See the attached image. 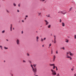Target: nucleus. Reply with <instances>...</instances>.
<instances>
[{
    "instance_id": "obj_33",
    "label": "nucleus",
    "mask_w": 76,
    "mask_h": 76,
    "mask_svg": "<svg viewBox=\"0 0 76 76\" xmlns=\"http://www.w3.org/2000/svg\"><path fill=\"white\" fill-rule=\"evenodd\" d=\"M40 1H45V0H40Z\"/></svg>"
},
{
    "instance_id": "obj_14",
    "label": "nucleus",
    "mask_w": 76,
    "mask_h": 76,
    "mask_svg": "<svg viewBox=\"0 0 76 76\" xmlns=\"http://www.w3.org/2000/svg\"><path fill=\"white\" fill-rule=\"evenodd\" d=\"M65 25L64 23L63 22L62 23V26H64Z\"/></svg>"
},
{
    "instance_id": "obj_41",
    "label": "nucleus",
    "mask_w": 76,
    "mask_h": 76,
    "mask_svg": "<svg viewBox=\"0 0 76 76\" xmlns=\"http://www.w3.org/2000/svg\"><path fill=\"white\" fill-rule=\"evenodd\" d=\"M28 15H26V16H25V18H28Z\"/></svg>"
},
{
    "instance_id": "obj_5",
    "label": "nucleus",
    "mask_w": 76,
    "mask_h": 76,
    "mask_svg": "<svg viewBox=\"0 0 76 76\" xmlns=\"http://www.w3.org/2000/svg\"><path fill=\"white\" fill-rule=\"evenodd\" d=\"M66 58H70V60H72V58L71 57V56H69V55L66 54Z\"/></svg>"
},
{
    "instance_id": "obj_15",
    "label": "nucleus",
    "mask_w": 76,
    "mask_h": 76,
    "mask_svg": "<svg viewBox=\"0 0 76 76\" xmlns=\"http://www.w3.org/2000/svg\"><path fill=\"white\" fill-rule=\"evenodd\" d=\"M46 16L47 18H50V15H46Z\"/></svg>"
},
{
    "instance_id": "obj_6",
    "label": "nucleus",
    "mask_w": 76,
    "mask_h": 76,
    "mask_svg": "<svg viewBox=\"0 0 76 76\" xmlns=\"http://www.w3.org/2000/svg\"><path fill=\"white\" fill-rule=\"evenodd\" d=\"M59 13H60L63 14V15H65V14H66V13L67 12H64L63 11H60L59 12Z\"/></svg>"
},
{
    "instance_id": "obj_19",
    "label": "nucleus",
    "mask_w": 76,
    "mask_h": 76,
    "mask_svg": "<svg viewBox=\"0 0 76 76\" xmlns=\"http://www.w3.org/2000/svg\"><path fill=\"white\" fill-rule=\"evenodd\" d=\"M2 34H4V33L5 32V30H3L1 32Z\"/></svg>"
},
{
    "instance_id": "obj_34",
    "label": "nucleus",
    "mask_w": 76,
    "mask_h": 76,
    "mask_svg": "<svg viewBox=\"0 0 76 76\" xmlns=\"http://www.w3.org/2000/svg\"><path fill=\"white\" fill-rule=\"evenodd\" d=\"M45 39H46V38H45V37L43 39V40L44 41H45Z\"/></svg>"
},
{
    "instance_id": "obj_40",
    "label": "nucleus",
    "mask_w": 76,
    "mask_h": 76,
    "mask_svg": "<svg viewBox=\"0 0 76 76\" xmlns=\"http://www.w3.org/2000/svg\"><path fill=\"white\" fill-rule=\"evenodd\" d=\"M61 19L60 20V23H61Z\"/></svg>"
},
{
    "instance_id": "obj_12",
    "label": "nucleus",
    "mask_w": 76,
    "mask_h": 76,
    "mask_svg": "<svg viewBox=\"0 0 76 76\" xmlns=\"http://www.w3.org/2000/svg\"><path fill=\"white\" fill-rule=\"evenodd\" d=\"M4 50H7V49H8V48L6 46H4Z\"/></svg>"
},
{
    "instance_id": "obj_31",
    "label": "nucleus",
    "mask_w": 76,
    "mask_h": 76,
    "mask_svg": "<svg viewBox=\"0 0 76 76\" xmlns=\"http://www.w3.org/2000/svg\"><path fill=\"white\" fill-rule=\"evenodd\" d=\"M54 43H55V44H56V40H54Z\"/></svg>"
},
{
    "instance_id": "obj_20",
    "label": "nucleus",
    "mask_w": 76,
    "mask_h": 76,
    "mask_svg": "<svg viewBox=\"0 0 76 76\" xmlns=\"http://www.w3.org/2000/svg\"><path fill=\"white\" fill-rule=\"evenodd\" d=\"M0 48H1V50H3V46L1 45H0Z\"/></svg>"
},
{
    "instance_id": "obj_47",
    "label": "nucleus",
    "mask_w": 76,
    "mask_h": 76,
    "mask_svg": "<svg viewBox=\"0 0 76 76\" xmlns=\"http://www.w3.org/2000/svg\"><path fill=\"white\" fill-rule=\"evenodd\" d=\"M23 31H22V34H23Z\"/></svg>"
},
{
    "instance_id": "obj_36",
    "label": "nucleus",
    "mask_w": 76,
    "mask_h": 76,
    "mask_svg": "<svg viewBox=\"0 0 76 76\" xmlns=\"http://www.w3.org/2000/svg\"><path fill=\"white\" fill-rule=\"evenodd\" d=\"M27 56H29V53H27Z\"/></svg>"
},
{
    "instance_id": "obj_39",
    "label": "nucleus",
    "mask_w": 76,
    "mask_h": 76,
    "mask_svg": "<svg viewBox=\"0 0 76 76\" xmlns=\"http://www.w3.org/2000/svg\"><path fill=\"white\" fill-rule=\"evenodd\" d=\"M39 16L41 15V13H38Z\"/></svg>"
},
{
    "instance_id": "obj_35",
    "label": "nucleus",
    "mask_w": 76,
    "mask_h": 76,
    "mask_svg": "<svg viewBox=\"0 0 76 76\" xmlns=\"http://www.w3.org/2000/svg\"><path fill=\"white\" fill-rule=\"evenodd\" d=\"M74 38H75V39H76V35H75Z\"/></svg>"
},
{
    "instance_id": "obj_21",
    "label": "nucleus",
    "mask_w": 76,
    "mask_h": 76,
    "mask_svg": "<svg viewBox=\"0 0 76 76\" xmlns=\"http://www.w3.org/2000/svg\"><path fill=\"white\" fill-rule=\"evenodd\" d=\"M65 42H69V40L68 39H66Z\"/></svg>"
},
{
    "instance_id": "obj_8",
    "label": "nucleus",
    "mask_w": 76,
    "mask_h": 76,
    "mask_svg": "<svg viewBox=\"0 0 76 76\" xmlns=\"http://www.w3.org/2000/svg\"><path fill=\"white\" fill-rule=\"evenodd\" d=\"M36 38L37 42H38V41H39V37H38V36L36 37Z\"/></svg>"
},
{
    "instance_id": "obj_29",
    "label": "nucleus",
    "mask_w": 76,
    "mask_h": 76,
    "mask_svg": "<svg viewBox=\"0 0 76 76\" xmlns=\"http://www.w3.org/2000/svg\"><path fill=\"white\" fill-rule=\"evenodd\" d=\"M13 4L14 6H16V4L15 3H13Z\"/></svg>"
},
{
    "instance_id": "obj_4",
    "label": "nucleus",
    "mask_w": 76,
    "mask_h": 76,
    "mask_svg": "<svg viewBox=\"0 0 76 76\" xmlns=\"http://www.w3.org/2000/svg\"><path fill=\"white\" fill-rule=\"evenodd\" d=\"M16 43L17 45H19L20 44V41L19 39H17L16 40Z\"/></svg>"
},
{
    "instance_id": "obj_44",
    "label": "nucleus",
    "mask_w": 76,
    "mask_h": 76,
    "mask_svg": "<svg viewBox=\"0 0 76 76\" xmlns=\"http://www.w3.org/2000/svg\"><path fill=\"white\" fill-rule=\"evenodd\" d=\"M17 11L18 12H19V10H17Z\"/></svg>"
},
{
    "instance_id": "obj_25",
    "label": "nucleus",
    "mask_w": 76,
    "mask_h": 76,
    "mask_svg": "<svg viewBox=\"0 0 76 76\" xmlns=\"http://www.w3.org/2000/svg\"><path fill=\"white\" fill-rule=\"evenodd\" d=\"M49 48H50V46H51V44L50 43V44H49Z\"/></svg>"
},
{
    "instance_id": "obj_17",
    "label": "nucleus",
    "mask_w": 76,
    "mask_h": 76,
    "mask_svg": "<svg viewBox=\"0 0 76 76\" xmlns=\"http://www.w3.org/2000/svg\"><path fill=\"white\" fill-rule=\"evenodd\" d=\"M56 75L57 76H60V74H59V73H57V74H56Z\"/></svg>"
},
{
    "instance_id": "obj_53",
    "label": "nucleus",
    "mask_w": 76,
    "mask_h": 76,
    "mask_svg": "<svg viewBox=\"0 0 76 76\" xmlns=\"http://www.w3.org/2000/svg\"><path fill=\"white\" fill-rule=\"evenodd\" d=\"M7 41H8V40H7Z\"/></svg>"
},
{
    "instance_id": "obj_11",
    "label": "nucleus",
    "mask_w": 76,
    "mask_h": 76,
    "mask_svg": "<svg viewBox=\"0 0 76 76\" xmlns=\"http://www.w3.org/2000/svg\"><path fill=\"white\" fill-rule=\"evenodd\" d=\"M45 21L46 22V25H47L49 23L48 22L47 20H45Z\"/></svg>"
},
{
    "instance_id": "obj_43",
    "label": "nucleus",
    "mask_w": 76,
    "mask_h": 76,
    "mask_svg": "<svg viewBox=\"0 0 76 76\" xmlns=\"http://www.w3.org/2000/svg\"><path fill=\"white\" fill-rule=\"evenodd\" d=\"M74 76H76V74H75L74 75Z\"/></svg>"
},
{
    "instance_id": "obj_3",
    "label": "nucleus",
    "mask_w": 76,
    "mask_h": 76,
    "mask_svg": "<svg viewBox=\"0 0 76 76\" xmlns=\"http://www.w3.org/2000/svg\"><path fill=\"white\" fill-rule=\"evenodd\" d=\"M50 70L52 72V75L53 76H55L57 74L56 71L55 70H53V69H51Z\"/></svg>"
},
{
    "instance_id": "obj_32",
    "label": "nucleus",
    "mask_w": 76,
    "mask_h": 76,
    "mask_svg": "<svg viewBox=\"0 0 76 76\" xmlns=\"http://www.w3.org/2000/svg\"><path fill=\"white\" fill-rule=\"evenodd\" d=\"M18 7H20V4H18Z\"/></svg>"
},
{
    "instance_id": "obj_38",
    "label": "nucleus",
    "mask_w": 76,
    "mask_h": 76,
    "mask_svg": "<svg viewBox=\"0 0 76 76\" xmlns=\"http://www.w3.org/2000/svg\"><path fill=\"white\" fill-rule=\"evenodd\" d=\"M34 74L35 76H38V75H36V74L34 73Z\"/></svg>"
},
{
    "instance_id": "obj_51",
    "label": "nucleus",
    "mask_w": 76,
    "mask_h": 76,
    "mask_svg": "<svg viewBox=\"0 0 76 76\" xmlns=\"http://www.w3.org/2000/svg\"><path fill=\"white\" fill-rule=\"evenodd\" d=\"M4 62H5V61H4Z\"/></svg>"
},
{
    "instance_id": "obj_28",
    "label": "nucleus",
    "mask_w": 76,
    "mask_h": 76,
    "mask_svg": "<svg viewBox=\"0 0 76 76\" xmlns=\"http://www.w3.org/2000/svg\"><path fill=\"white\" fill-rule=\"evenodd\" d=\"M70 52H67L66 53V54H68L69 55V54H70Z\"/></svg>"
},
{
    "instance_id": "obj_48",
    "label": "nucleus",
    "mask_w": 76,
    "mask_h": 76,
    "mask_svg": "<svg viewBox=\"0 0 76 76\" xmlns=\"http://www.w3.org/2000/svg\"><path fill=\"white\" fill-rule=\"evenodd\" d=\"M26 18L25 17V20H26Z\"/></svg>"
},
{
    "instance_id": "obj_30",
    "label": "nucleus",
    "mask_w": 76,
    "mask_h": 76,
    "mask_svg": "<svg viewBox=\"0 0 76 76\" xmlns=\"http://www.w3.org/2000/svg\"><path fill=\"white\" fill-rule=\"evenodd\" d=\"M6 12H7V13H9V10H6Z\"/></svg>"
},
{
    "instance_id": "obj_37",
    "label": "nucleus",
    "mask_w": 76,
    "mask_h": 76,
    "mask_svg": "<svg viewBox=\"0 0 76 76\" xmlns=\"http://www.w3.org/2000/svg\"><path fill=\"white\" fill-rule=\"evenodd\" d=\"M56 53L58 54V51L57 50L56 51Z\"/></svg>"
},
{
    "instance_id": "obj_50",
    "label": "nucleus",
    "mask_w": 76,
    "mask_h": 76,
    "mask_svg": "<svg viewBox=\"0 0 76 76\" xmlns=\"http://www.w3.org/2000/svg\"><path fill=\"white\" fill-rule=\"evenodd\" d=\"M13 30H14L15 29V28H13Z\"/></svg>"
},
{
    "instance_id": "obj_16",
    "label": "nucleus",
    "mask_w": 76,
    "mask_h": 76,
    "mask_svg": "<svg viewBox=\"0 0 76 76\" xmlns=\"http://www.w3.org/2000/svg\"><path fill=\"white\" fill-rule=\"evenodd\" d=\"M41 42H43L44 41V39H43L42 38H41Z\"/></svg>"
},
{
    "instance_id": "obj_27",
    "label": "nucleus",
    "mask_w": 76,
    "mask_h": 76,
    "mask_svg": "<svg viewBox=\"0 0 76 76\" xmlns=\"http://www.w3.org/2000/svg\"><path fill=\"white\" fill-rule=\"evenodd\" d=\"M72 10V7H71L69 9V11H71Z\"/></svg>"
},
{
    "instance_id": "obj_22",
    "label": "nucleus",
    "mask_w": 76,
    "mask_h": 76,
    "mask_svg": "<svg viewBox=\"0 0 76 76\" xmlns=\"http://www.w3.org/2000/svg\"><path fill=\"white\" fill-rule=\"evenodd\" d=\"M28 62L29 63H30V64H31V63H32V61H31L29 60L28 61Z\"/></svg>"
},
{
    "instance_id": "obj_13",
    "label": "nucleus",
    "mask_w": 76,
    "mask_h": 76,
    "mask_svg": "<svg viewBox=\"0 0 76 76\" xmlns=\"http://www.w3.org/2000/svg\"><path fill=\"white\" fill-rule=\"evenodd\" d=\"M36 66H37V64H34L33 65V67H34V68H37V67H36Z\"/></svg>"
},
{
    "instance_id": "obj_52",
    "label": "nucleus",
    "mask_w": 76,
    "mask_h": 76,
    "mask_svg": "<svg viewBox=\"0 0 76 76\" xmlns=\"http://www.w3.org/2000/svg\"><path fill=\"white\" fill-rule=\"evenodd\" d=\"M3 0V1H4V0Z\"/></svg>"
},
{
    "instance_id": "obj_49",
    "label": "nucleus",
    "mask_w": 76,
    "mask_h": 76,
    "mask_svg": "<svg viewBox=\"0 0 76 76\" xmlns=\"http://www.w3.org/2000/svg\"><path fill=\"white\" fill-rule=\"evenodd\" d=\"M42 47H44V45H42Z\"/></svg>"
},
{
    "instance_id": "obj_2",
    "label": "nucleus",
    "mask_w": 76,
    "mask_h": 76,
    "mask_svg": "<svg viewBox=\"0 0 76 76\" xmlns=\"http://www.w3.org/2000/svg\"><path fill=\"white\" fill-rule=\"evenodd\" d=\"M49 65L50 66H53V70H54L55 69V68H56V71H57L58 70V69L57 68V67L56 66H55V64H50Z\"/></svg>"
},
{
    "instance_id": "obj_42",
    "label": "nucleus",
    "mask_w": 76,
    "mask_h": 76,
    "mask_svg": "<svg viewBox=\"0 0 76 76\" xmlns=\"http://www.w3.org/2000/svg\"><path fill=\"white\" fill-rule=\"evenodd\" d=\"M73 70H74V69H71V70H72V71H73Z\"/></svg>"
},
{
    "instance_id": "obj_45",
    "label": "nucleus",
    "mask_w": 76,
    "mask_h": 76,
    "mask_svg": "<svg viewBox=\"0 0 76 76\" xmlns=\"http://www.w3.org/2000/svg\"><path fill=\"white\" fill-rule=\"evenodd\" d=\"M51 54H53V50H51Z\"/></svg>"
},
{
    "instance_id": "obj_23",
    "label": "nucleus",
    "mask_w": 76,
    "mask_h": 76,
    "mask_svg": "<svg viewBox=\"0 0 76 76\" xmlns=\"http://www.w3.org/2000/svg\"><path fill=\"white\" fill-rule=\"evenodd\" d=\"M50 27H51V25H49V26H48V28H50Z\"/></svg>"
},
{
    "instance_id": "obj_18",
    "label": "nucleus",
    "mask_w": 76,
    "mask_h": 76,
    "mask_svg": "<svg viewBox=\"0 0 76 76\" xmlns=\"http://www.w3.org/2000/svg\"><path fill=\"white\" fill-rule=\"evenodd\" d=\"M61 49H62L64 50H65V48H64V47H62V48H61Z\"/></svg>"
},
{
    "instance_id": "obj_24",
    "label": "nucleus",
    "mask_w": 76,
    "mask_h": 76,
    "mask_svg": "<svg viewBox=\"0 0 76 76\" xmlns=\"http://www.w3.org/2000/svg\"><path fill=\"white\" fill-rule=\"evenodd\" d=\"M54 40H56V36H54Z\"/></svg>"
},
{
    "instance_id": "obj_1",
    "label": "nucleus",
    "mask_w": 76,
    "mask_h": 76,
    "mask_svg": "<svg viewBox=\"0 0 76 76\" xmlns=\"http://www.w3.org/2000/svg\"><path fill=\"white\" fill-rule=\"evenodd\" d=\"M30 66L32 68V70L34 74H36L37 73V68H34L33 67V65L32 64H31Z\"/></svg>"
},
{
    "instance_id": "obj_10",
    "label": "nucleus",
    "mask_w": 76,
    "mask_h": 76,
    "mask_svg": "<svg viewBox=\"0 0 76 76\" xmlns=\"http://www.w3.org/2000/svg\"><path fill=\"white\" fill-rule=\"evenodd\" d=\"M10 31H12V24L10 25Z\"/></svg>"
},
{
    "instance_id": "obj_7",
    "label": "nucleus",
    "mask_w": 76,
    "mask_h": 76,
    "mask_svg": "<svg viewBox=\"0 0 76 76\" xmlns=\"http://www.w3.org/2000/svg\"><path fill=\"white\" fill-rule=\"evenodd\" d=\"M56 55H54L53 56V62H54L55 61V59H56Z\"/></svg>"
},
{
    "instance_id": "obj_26",
    "label": "nucleus",
    "mask_w": 76,
    "mask_h": 76,
    "mask_svg": "<svg viewBox=\"0 0 76 76\" xmlns=\"http://www.w3.org/2000/svg\"><path fill=\"white\" fill-rule=\"evenodd\" d=\"M23 63H26V61H25V60H23Z\"/></svg>"
},
{
    "instance_id": "obj_46",
    "label": "nucleus",
    "mask_w": 76,
    "mask_h": 76,
    "mask_svg": "<svg viewBox=\"0 0 76 76\" xmlns=\"http://www.w3.org/2000/svg\"><path fill=\"white\" fill-rule=\"evenodd\" d=\"M22 22H24V20H22Z\"/></svg>"
},
{
    "instance_id": "obj_9",
    "label": "nucleus",
    "mask_w": 76,
    "mask_h": 76,
    "mask_svg": "<svg viewBox=\"0 0 76 76\" xmlns=\"http://www.w3.org/2000/svg\"><path fill=\"white\" fill-rule=\"evenodd\" d=\"M69 55L70 56H74V54L72 53L71 52H69Z\"/></svg>"
}]
</instances>
